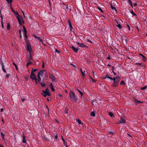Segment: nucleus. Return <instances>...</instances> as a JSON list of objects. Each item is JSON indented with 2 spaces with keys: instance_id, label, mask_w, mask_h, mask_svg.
I'll return each instance as SVG.
<instances>
[{
  "instance_id": "f257e3e1",
  "label": "nucleus",
  "mask_w": 147,
  "mask_h": 147,
  "mask_svg": "<svg viewBox=\"0 0 147 147\" xmlns=\"http://www.w3.org/2000/svg\"><path fill=\"white\" fill-rule=\"evenodd\" d=\"M44 72V71L43 70H41L38 73L37 75V80H38V81H37L38 82L40 83L42 87H44L45 86V84L43 81L42 82L40 83V81L41 79V77H42L43 74Z\"/></svg>"
},
{
  "instance_id": "f03ea898",
  "label": "nucleus",
  "mask_w": 147,
  "mask_h": 147,
  "mask_svg": "<svg viewBox=\"0 0 147 147\" xmlns=\"http://www.w3.org/2000/svg\"><path fill=\"white\" fill-rule=\"evenodd\" d=\"M120 80V77H119L112 78V79L111 80L113 81L112 84L113 86L114 87L118 86Z\"/></svg>"
},
{
  "instance_id": "7ed1b4c3",
  "label": "nucleus",
  "mask_w": 147,
  "mask_h": 147,
  "mask_svg": "<svg viewBox=\"0 0 147 147\" xmlns=\"http://www.w3.org/2000/svg\"><path fill=\"white\" fill-rule=\"evenodd\" d=\"M42 91V94L45 97H46L47 96H50L51 95V94L47 88L45 89V90H43Z\"/></svg>"
},
{
  "instance_id": "20e7f679",
  "label": "nucleus",
  "mask_w": 147,
  "mask_h": 147,
  "mask_svg": "<svg viewBox=\"0 0 147 147\" xmlns=\"http://www.w3.org/2000/svg\"><path fill=\"white\" fill-rule=\"evenodd\" d=\"M30 77L32 80H35V83L36 84H38L37 79L36 78L35 75L34 73L31 72Z\"/></svg>"
},
{
  "instance_id": "39448f33",
  "label": "nucleus",
  "mask_w": 147,
  "mask_h": 147,
  "mask_svg": "<svg viewBox=\"0 0 147 147\" xmlns=\"http://www.w3.org/2000/svg\"><path fill=\"white\" fill-rule=\"evenodd\" d=\"M69 96L71 98L73 99V101H76V100L77 98L74 92L70 91L69 92Z\"/></svg>"
},
{
  "instance_id": "423d86ee",
  "label": "nucleus",
  "mask_w": 147,
  "mask_h": 147,
  "mask_svg": "<svg viewBox=\"0 0 147 147\" xmlns=\"http://www.w3.org/2000/svg\"><path fill=\"white\" fill-rule=\"evenodd\" d=\"M83 35H84V36H83L84 41L89 42L90 43H92V42L89 39V38H90V36L88 34H84V33H83Z\"/></svg>"
},
{
  "instance_id": "0eeeda50",
  "label": "nucleus",
  "mask_w": 147,
  "mask_h": 147,
  "mask_svg": "<svg viewBox=\"0 0 147 147\" xmlns=\"http://www.w3.org/2000/svg\"><path fill=\"white\" fill-rule=\"evenodd\" d=\"M16 17L20 25H22V24H24V22L23 20L22 17L20 15H19L18 14L17 16Z\"/></svg>"
},
{
  "instance_id": "6e6552de",
  "label": "nucleus",
  "mask_w": 147,
  "mask_h": 147,
  "mask_svg": "<svg viewBox=\"0 0 147 147\" xmlns=\"http://www.w3.org/2000/svg\"><path fill=\"white\" fill-rule=\"evenodd\" d=\"M27 49L28 51L29 52V53H31L32 52V49L31 47L30 44L29 43L27 42L26 43Z\"/></svg>"
},
{
  "instance_id": "1a4fd4ad",
  "label": "nucleus",
  "mask_w": 147,
  "mask_h": 147,
  "mask_svg": "<svg viewBox=\"0 0 147 147\" xmlns=\"http://www.w3.org/2000/svg\"><path fill=\"white\" fill-rule=\"evenodd\" d=\"M126 121L124 119V117H121L120 120L119 121V122L118 123H117V124L119 123H125Z\"/></svg>"
},
{
  "instance_id": "9d476101",
  "label": "nucleus",
  "mask_w": 147,
  "mask_h": 147,
  "mask_svg": "<svg viewBox=\"0 0 147 147\" xmlns=\"http://www.w3.org/2000/svg\"><path fill=\"white\" fill-rule=\"evenodd\" d=\"M31 53H29L28 55H27V61H30L31 60H32V58L31 55Z\"/></svg>"
},
{
  "instance_id": "9b49d317",
  "label": "nucleus",
  "mask_w": 147,
  "mask_h": 147,
  "mask_svg": "<svg viewBox=\"0 0 147 147\" xmlns=\"http://www.w3.org/2000/svg\"><path fill=\"white\" fill-rule=\"evenodd\" d=\"M49 78L51 79L52 82H56V80L54 76L52 75H50Z\"/></svg>"
},
{
  "instance_id": "f8f14e48",
  "label": "nucleus",
  "mask_w": 147,
  "mask_h": 147,
  "mask_svg": "<svg viewBox=\"0 0 147 147\" xmlns=\"http://www.w3.org/2000/svg\"><path fill=\"white\" fill-rule=\"evenodd\" d=\"M134 100L135 102L137 104H138L140 103H142L143 102L141 101L140 100H138L135 98L134 99Z\"/></svg>"
},
{
  "instance_id": "ddd939ff",
  "label": "nucleus",
  "mask_w": 147,
  "mask_h": 147,
  "mask_svg": "<svg viewBox=\"0 0 147 147\" xmlns=\"http://www.w3.org/2000/svg\"><path fill=\"white\" fill-rule=\"evenodd\" d=\"M115 20L117 24V26L119 28H121V25L119 23V22L117 20L115 19Z\"/></svg>"
},
{
  "instance_id": "4468645a",
  "label": "nucleus",
  "mask_w": 147,
  "mask_h": 147,
  "mask_svg": "<svg viewBox=\"0 0 147 147\" xmlns=\"http://www.w3.org/2000/svg\"><path fill=\"white\" fill-rule=\"evenodd\" d=\"M88 124H87L86 123V122L84 121H83V127H84V126H85L86 128H84V127H83V129H84V130H86L87 128H88Z\"/></svg>"
},
{
  "instance_id": "2eb2a0df",
  "label": "nucleus",
  "mask_w": 147,
  "mask_h": 147,
  "mask_svg": "<svg viewBox=\"0 0 147 147\" xmlns=\"http://www.w3.org/2000/svg\"><path fill=\"white\" fill-rule=\"evenodd\" d=\"M71 48L75 52H77L79 49H76L75 48L74 46H72L71 47Z\"/></svg>"
},
{
  "instance_id": "dca6fc26",
  "label": "nucleus",
  "mask_w": 147,
  "mask_h": 147,
  "mask_svg": "<svg viewBox=\"0 0 147 147\" xmlns=\"http://www.w3.org/2000/svg\"><path fill=\"white\" fill-rule=\"evenodd\" d=\"M104 78H109L110 79V80H111V79H112V78L109 77L108 75L106 74L105 76V77H104Z\"/></svg>"
},
{
  "instance_id": "f3484780",
  "label": "nucleus",
  "mask_w": 147,
  "mask_h": 147,
  "mask_svg": "<svg viewBox=\"0 0 147 147\" xmlns=\"http://www.w3.org/2000/svg\"><path fill=\"white\" fill-rule=\"evenodd\" d=\"M111 8L113 9V10H114L115 11H116V12H117V9H116V8L115 7H114L113 6V5L112 4H111Z\"/></svg>"
},
{
  "instance_id": "a211bd4d",
  "label": "nucleus",
  "mask_w": 147,
  "mask_h": 147,
  "mask_svg": "<svg viewBox=\"0 0 147 147\" xmlns=\"http://www.w3.org/2000/svg\"><path fill=\"white\" fill-rule=\"evenodd\" d=\"M11 9L12 11H13V12L14 13V14L15 15H17H17H18V12H15L13 10V9L12 7H11Z\"/></svg>"
},
{
  "instance_id": "6ab92c4d",
  "label": "nucleus",
  "mask_w": 147,
  "mask_h": 147,
  "mask_svg": "<svg viewBox=\"0 0 147 147\" xmlns=\"http://www.w3.org/2000/svg\"><path fill=\"white\" fill-rule=\"evenodd\" d=\"M142 59L145 62L147 60V58L146 57L143 55L142 58Z\"/></svg>"
},
{
  "instance_id": "aec40b11",
  "label": "nucleus",
  "mask_w": 147,
  "mask_h": 147,
  "mask_svg": "<svg viewBox=\"0 0 147 147\" xmlns=\"http://www.w3.org/2000/svg\"><path fill=\"white\" fill-rule=\"evenodd\" d=\"M77 90L80 92L81 96L83 95V93L81 92L82 89H77Z\"/></svg>"
},
{
  "instance_id": "412c9836",
  "label": "nucleus",
  "mask_w": 147,
  "mask_h": 147,
  "mask_svg": "<svg viewBox=\"0 0 147 147\" xmlns=\"http://www.w3.org/2000/svg\"><path fill=\"white\" fill-rule=\"evenodd\" d=\"M50 87H51V88L52 90L53 91H55V90L53 88V85L52 84V83H51L50 84Z\"/></svg>"
},
{
  "instance_id": "4be33fe9",
  "label": "nucleus",
  "mask_w": 147,
  "mask_h": 147,
  "mask_svg": "<svg viewBox=\"0 0 147 147\" xmlns=\"http://www.w3.org/2000/svg\"><path fill=\"white\" fill-rule=\"evenodd\" d=\"M23 142L24 143H26V141L25 139V137L24 135H23Z\"/></svg>"
},
{
  "instance_id": "5701e85b",
  "label": "nucleus",
  "mask_w": 147,
  "mask_h": 147,
  "mask_svg": "<svg viewBox=\"0 0 147 147\" xmlns=\"http://www.w3.org/2000/svg\"><path fill=\"white\" fill-rule=\"evenodd\" d=\"M112 71L113 73L115 75H116L117 74L116 73V72H115V71H114V69H115V67H114L113 66H112Z\"/></svg>"
},
{
  "instance_id": "b1692460",
  "label": "nucleus",
  "mask_w": 147,
  "mask_h": 147,
  "mask_svg": "<svg viewBox=\"0 0 147 147\" xmlns=\"http://www.w3.org/2000/svg\"><path fill=\"white\" fill-rule=\"evenodd\" d=\"M109 116L111 117H113L114 116V115L113 114V113L111 112H109Z\"/></svg>"
},
{
  "instance_id": "393cba45",
  "label": "nucleus",
  "mask_w": 147,
  "mask_h": 147,
  "mask_svg": "<svg viewBox=\"0 0 147 147\" xmlns=\"http://www.w3.org/2000/svg\"><path fill=\"white\" fill-rule=\"evenodd\" d=\"M129 1V3L130 5L132 7H133L132 3L131 2V0H128Z\"/></svg>"
},
{
  "instance_id": "a878e982",
  "label": "nucleus",
  "mask_w": 147,
  "mask_h": 147,
  "mask_svg": "<svg viewBox=\"0 0 147 147\" xmlns=\"http://www.w3.org/2000/svg\"><path fill=\"white\" fill-rule=\"evenodd\" d=\"M147 88V86H144V87H141V90H145Z\"/></svg>"
},
{
  "instance_id": "bb28decb",
  "label": "nucleus",
  "mask_w": 147,
  "mask_h": 147,
  "mask_svg": "<svg viewBox=\"0 0 147 147\" xmlns=\"http://www.w3.org/2000/svg\"><path fill=\"white\" fill-rule=\"evenodd\" d=\"M90 115L92 116H95V114L94 112H92L91 113Z\"/></svg>"
},
{
  "instance_id": "cd10ccee",
  "label": "nucleus",
  "mask_w": 147,
  "mask_h": 147,
  "mask_svg": "<svg viewBox=\"0 0 147 147\" xmlns=\"http://www.w3.org/2000/svg\"><path fill=\"white\" fill-rule=\"evenodd\" d=\"M6 1H7V3L9 4H11V3L12 2V0H6Z\"/></svg>"
},
{
  "instance_id": "c85d7f7f",
  "label": "nucleus",
  "mask_w": 147,
  "mask_h": 147,
  "mask_svg": "<svg viewBox=\"0 0 147 147\" xmlns=\"http://www.w3.org/2000/svg\"><path fill=\"white\" fill-rule=\"evenodd\" d=\"M136 65H140L141 66H143V64L142 63H136Z\"/></svg>"
},
{
  "instance_id": "c756f323",
  "label": "nucleus",
  "mask_w": 147,
  "mask_h": 147,
  "mask_svg": "<svg viewBox=\"0 0 147 147\" xmlns=\"http://www.w3.org/2000/svg\"><path fill=\"white\" fill-rule=\"evenodd\" d=\"M37 38L42 43H43L42 40L40 37H38Z\"/></svg>"
},
{
  "instance_id": "7c9ffc66",
  "label": "nucleus",
  "mask_w": 147,
  "mask_h": 147,
  "mask_svg": "<svg viewBox=\"0 0 147 147\" xmlns=\"http://www.w3.org/2000/svg\"><path fill=\"white\" fill-rule=\"evenodd\" d=\"M28 62L27 63L26 66L28 67L29 65L31 64H32V62L30 61H28Z\"/></svg>"
},
{
  "instance_id": "2f4dec72",
  "label": "nucleus",
  "mask_w": 147,
  "mask_h": 147,
  "mask_svg": "<svg viewBox=\"0 0 147 147\" xmlns=\"http://www.w3.org/2000/svg\"><path fill=\"white\" fill-rule=\"evenodd\" d=\"M127 27L128 29H129V30L130 31H132V29L130 28L129 25L128 24L127 25Z\"/></svg>"
},
{
  "instance_id": "473e14b6",
  "label": "nucleus",
  "mask_w": 147,
  "mask_h": 147,
  "mask_svg": "<svg viewBox=\"0 0 147 147\" xmlns=\"http://www.w3.org/2000/svg\"><path fill=\"white\" fill-rule=\"evenodd\" d=\"M84 34H88V29H86V30H84Z\"/></svg>"
},
{
  "instance_id": "72a5a7b5",
  "label": "nucleus",
  "mask_w": 147,
  "mask_h": 147,
  "mask_svg": "<svg viewBox=\"0 0 147 147\" xmlns=\"http://www.w3.org/2000/svg\"><path fill=\"white\" fill-rule=\"evenodd\" d=\"M76 120L77 121L78 123L79 124H82V123L80 120L78 119H76Z\"/></svg>"
},
{
  "instance_id": "f704fd0d",
  "label": "nucleus",
  "mask_w": 147,
  "mask_h": 147,
  "mask_svg": "<svg viewBox=\"0 0 147 147\" xmlns=\"http://www.w3.org/2000/svg\"><path fill=\"white\" fill-rule=\"evenodd\" d=\"M1 136L2 137V139L3 140H4V137L5 136V135L2 132L1 133Z\"/></svg>"
},
{
  "instance_id": "c9c22d12",
  "label": "nucleus",
  "mask_w": 147,
  "mask_h": 147,
  "mask_svg": "<svg viewBox=\"0 0 147 147\" xmlns=\"http://www.w3.org/2000/svg\"><path fill=\"white\" fill-rule=\"evenodd\" d=\"M131 13L132 14V15H134V16H137L136 14L134 12V11H133V10H132L131 11Z\"/></svg>"
},
{
  "instance_id": "e433bc0d",
  "label": "nucleus",
  "mask_w": 147,
  "mask_h": 147,
  "mask_svg": "<svg viewBox=\"0 0 147 147\" xmlns=\"http://www.w3.org/2000/svg\"><path fill=\"white\" fill-rule=\"evenodd\" d=\"M37 70V69H34L33 68L32 69V71L31 72H32L34 73V72L36 71Z\"/></svg>"
},
{
  "instance_id": "4c0bfd02",
  "label": "nucleus",
  "mask_w": 147,
  "mask_h": 147,
  "mask_svg": "<svg viewBox=\"0 0 147 147\" xmlns=\"http://www.w3.org/2000/svg\"><path fill=\"white\" fill-rule=\"evenodd\" d=\"M120 84L125 85V84L124 83V81L123 80L121 81L120 82Z\"/></svg>"
},
{
  "instance_id": "58836bf2",
  "label": "nucleus",
  "mask_w": 147,
  "mask_h": 147,
  "mask_svg": "<svg viewBox=\"0 0 147 147\" xmlns=\"http://www.w3.org/2000/svg\"><path fill=\"white\" fill-rule=\"evenodd\" d=\"M23 30H24V33H26L27 32V31H26V28L25 27L23 26Z\"/></svg>"
},
{
  "instance_id": "ea45409f",
  "label": "nucleus",
  "mask_w": 147,
  "mask_h": 147,
  "mask_svg": "<svg viewBox=\"0 0 147 147\" xmlns=\"http://www.w3.org/2000/svg\"><path fill=\"white\" fill-rule=\"evenodd\" d=\"M2 69L3 70V71L5 72V73H6V70H5V69L4 68V66H3V64H2Z\"/></svg>"
},
{
  "instance_id": "a19ab883",
  "label": "nucleus",
  "mask_w": 147,
  "mask_h": 147,
  "mask_svg": "<svg viewBox=\"0 0 147 147\" xmlns=\"http://www.w3.org/2000/svg\"><path fill=\"white\" fill-rule=\"evenodd\" d=\"M10 25L9 23H8L7 25V28L9 30L10 28Z\"/></svg>"
},
{
  "instance_id": "79ce46f5",
  "label": "nucleus",
  "mask_w": 147,
  "mask_h": 147,
  "mask_svg": "<svg viewBox=\"0 0 147 147\" xmlns=\"http://www.w3.org/2000/svg\"><path fill=\"white\" fill-rule=\"evenodd\" d=\"M114 133L112 132V131H109V134L110 135H113Z\"/></svg>"
},
{
  "instance_id": "37998d69",
  "label": "nucleus",
  "mask_w": 147,
  "mask_h": 147,
  "mask_svg": "<svg viewBox=\"0 0 147 147\" xmlns=\"http://www.w3.org/2000/svg\"><path fill=\"white\" fill-rule=\"evenodd\" d=\"M68 23L69 26H71V23L69 20H68Z\"/></svg>"
},
{
  "instance_id": "c03bdc74",
  "label": "nucleus",
  "mask_w": 147,
  "mask_h": 147,
  "mask_svg": "<svg viewBox=\"0 0 147 147\" xmlns=\"http://www.w3.org/2000/svg\"><path fill=\"white\" fill-rule=\"evenodd\" d=\"M98 9L101 12H103V10L101 9L100 8V7H98Z\"/></svg>"
},
{
  "instance_id": "a18cd8bd",
  "label": "nucleus",
  "mask_w": 147,
  "mask_h": 147,
  "mask_svg": "<svg viewBox=\"0 0 147 147\" xmlns=\"http://www.w3.org/2000/svg\"><path fill=\"white\" fill-rule=\"evenodd\" d=\"M1 23L2 27V28H3V20H1Z\"/></svg>"
},
{
  "instance_id": "49530a36",
  "label": "nucleus",
  "mask_w": 147,
  "mask_h": 147,
  "mask_svg": "<svg viewBox=\"0 0 147 147\" xmlns=\"http://www.w3.org/2000/svg\"><path fill=\"white\" fill-rule=\"evenodd\" d=\"M55 51L56 52H57L58 53H59L60 52V51L56 49L55 50Z\"/></svg>"
},
{
  "instance_id": "de8ad7c7",
  "label": "nucleus",
  "mask_w": 147,
  "mask_h": 147,
  "mask_svg": "<svg viewBox=\"0 0 147 147\" xmlns=\"http://www.w3.org/2000/svg\"><path fill=\"white\" fill-rule=\"evenodd\" d=\"M87 98H84V97H83V100H84V101L85 102V101H86V100H87Z\"/></svg>"
},
{
  "instance_id": "09e8293b",
  "label": "nucleus",
  "mask_w": 147,
  "mask_h": 147,
  "mask_svg": "<svg viewBox=\"0 0 147 147\" xmlns=\"http://www.w3.org/2000/svg\"><path fill=\"white\" fill-rule=\"evenodd\" d=\"M15 66V67H16V70L18 71V68L17 66V65H16Z\"/></svg>"
},
{
  "instance_id": "8fccbe9b",
  "label": "nucleus",
  "mask_w": 147,
  "mask_h": 147,
  "mask_svg": "<svg viewBox=\"0 0 147 147\" xmlns=\"http://www.w3.org/2000/svg\"><path fill=\"white\" fill-rule=\"evenodd\" d=\"M24 36L26 38L27 37V36L26 35V33H24Z\"/></svg>"
},
{
  "instance_id": "3c124183",
  "label": "nucleus",
  "mask_w": 147,
  "mask_h": 147,
  "mask_svg": "<svg viewBox=\"0 0 147 147\" xmlns=\"http://www.w3.org/2000/svg\"><path fill=\"white\" fill-rule=\"evenodd\" d=\"M69 26H70V30L71 31V28H73V27H72V25H71V26L70 25Z\"/></svg>"
},
{
  "instance_id": "603ef678",
  "label": "nucleus",
  "mask_w": 147,
  "mask_h": 147,
  "mask_svg": "<svg viewBox=\"0 0 147 147\" xmlns=\"http://www.w3.org/2000/svg\"><path fill=\"white\" fill-rule=\"evenodd\" d=\"M86 54L87 56H85V58H86V57H88V56L89 55V54H88H88L87 53H86Z\"/></svg>"
},
{
  "instance_id": "864d4df0",
  "label": "nucleus",
  "mask_w": 147,
  "mask_h": 147,
  "mask_svg": "<svg viewBox=\"0 0 147 147\" xmlns=\"http://www.w3.org/2000/svg\"><path fill=\"white\" fill-rule=\"evenodd\" d=\"M137 3H134V6H137Z\"/></svg>"
},
{
  "instance_id": "5fc2aeb1",
  "label": "nucleus",
  "mask_w": 147,
  "mask_h": 147,
  "mask_svg": "<svg viewBox=\"0 0 147 147\" xmlns=\"http://www.w3.org/2000/svg\"><path fill=\"white\" fill-rule=\"evenodd\" d=\"M44 62H43V65H42V68H44Z\"/></svg>"
},
{
  "instance_id": "6e6d98bb",
  "label": "nucleus",
  "mask_w": 147,
  "mask_h": 147,
  "mask_svg": "<svg viewBox=\"0 0 147 147\" xmlns=\"http://www.w3.org/2000/svg\"><path fill=\"white\" fill-rule=\"evenodd\" d=\"M128 135L130 137L132 138V137L129 134H128Z\"/></svg>"
},
{
  "instance_id": "4d7b16f0",
  "label": "nucleus",
  "mask_w": 147,
  "mask_h": 147,
  "mask_svg": "<svg viewBox=\"0 0 147 147\" xmlns=\"http://www.w3.org/2000/svg\"><path fill=\"white\" fill-rule=\"evenodd\" d=\"M80 70H81V73H82V74L83 75V72L82 71V69H80Z\"/></svg>"
},
{
  "instance_id": "13d9d810",
  "label": "nucleus",
  "mask_w": 147,
  "mask_h": 147,
  "mask_svg": "<svg viewBox=\"0 0 147 147\" xmlns=\"http://www.w3.org/2000/svg\"><path fill=\"white\" fill-rule=\"evenodd\" d=\"M61 137H62V140L64 142H64H65V140H64V139L63 138V137L62 136H61Z\"/></svg>"
},
{
  "instance_id": "bf43d9fd",
  "label": "nucleus",
  "mask_w": 147,
  "mask_h": 147,
  "mask_svg": "<svg viewBox=\"0 0 147 147\" xmlns=\"http://www.w3.org/2000/svg\"><path fill=\"white\" fill-rule=\"evenodd\" d=\"M139 55H140V56H141L142 57L144 55H143L142 54H141V53H140L139 54Z\"/></svg>"
},
{
  "instance_id": "052dcab7",
  "label": "nucleus",
  "mask_w": 147,
  "mask_h": 147,
  "mask_svg": "<svg viewBox=\"0 0 147 147\" xmlns=\"http://www.w3.org/2000/svg\"><path fill=\"white\" fill-rule=\"evenodd\" d=\"M0 17L1 18V20H3V17H2V16L1 15Z\"/></svg>"
},
{
  "instance_id": "680f3d73",
  "label": "nucleus",
  "mask_w": 147,
  "mask_h": 147,
  "mask_svg": "<svg viewBox=\"0 0 147 147\" xmlns=\"http://www.w3.org/2000/svg\"><path fill=\"white\" fill-rule=\"evenodd\" d=\"M65 111V113H68V112H67V109H66Z\"/></svg>"
},
{
  "instance_id": "e2e57ef3",
  "label": "nucleus",
  "mask_w": 147,
  "mask_h": 147,
  "mask_svg": "<svg viewBox=\"0 0 147 147\" xmlns=\"http://www.w3.org/2000/svg\"><path fill=\"white\" fill-rule=\"evenodd\" d=\"M1 121H2V122H3V124H4V120L3 119V118H2Z\"/></svg>"
},
{
  "instance_id": "0e129e2a",
  "label": "nucleus",
  "mask_w": 147,
  "mask_h": 147,
  "mask_svg": "<svg viewBox=\"0 0 147 147\" xmlns=\"http://www.w3.org/2000/svg\"><path fill=\"white\" fill-rule=\"evenodd\" d=\"M111 59V57L109 56L108 57V58H107V59Z\"/></svg>"
},
{
  "instance_id": "69168bd1",
  "label": "nucleus",
  "mask_w": 147,
  "mask_h": 147,
  "mask_svg": "<svg viewBox=\"0 0 147 147\" xmlns=\"http://www.w3.org/2000/svg\"><path fill=\"white\" fill-rule=\"evenodd\" d=\"M57 135L55 136V137L56 139H57Z\"/></svg>"
},
{
  "instance_id": "338daca9",
  "label": "nucleus",
  "mask_w": 147,
  "mask_h": 147,
  "mask_svg": "<svg viewBox=\"0 0 147 147\" xmlns=\"http://www.w3.org/2000/svg\"><path fill=\"white\" fill-rule=\"evenodd\" d=\"M19 33L20 34H21V30H19Z\"/></svg>"
},
{
  "instance_id": "774afa93",
  "label": "nucleus",
  "mask_w": 147,
  "mask_h": 147,
  "mask_svg": "<svg viewBox=\"0 0 147 147\" xmlns=\"http://www.w3.org/2000/svg\"><path fill=\"white\" fill-rule=\"evenodd\" d=\"M3 108H2L1 109V112H2L3 111Z\"/></svg>"
}]
</instances>
